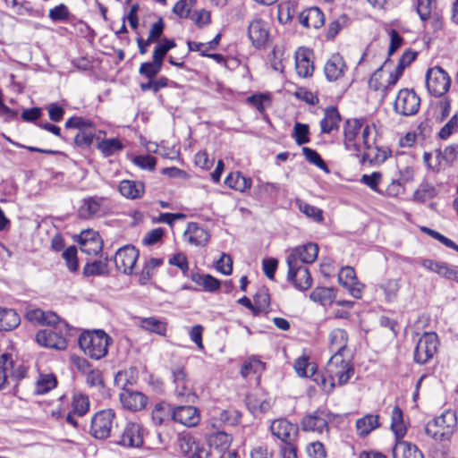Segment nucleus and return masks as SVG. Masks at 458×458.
Segmentation results:
<instances>
[{"instance_id": "20e7f679", "label": "nucleus", "mask_w": 458, "mask_h": 458, "mask_svg": "<svg viewBox=\"0 0 458 458\" xmlns=\"http://www.w3.org/2000/svg\"><path fill=\"white\" fill-rule=\"evenodd\" d=\"M127 373L119 371L115 376V382L119 384L123 379L126 383L123 385V391L120 393L119 398L123 407L131 411H139L143 410L148 403V397L141 392L132 391L126 388L128 380Z\"/></svg>"}, {"instance_id": "423d86ee", "label": "nucleus", "mask_w": 458, "mask_h": 458, "mask_svg": "<svg viewBox=\"0 0 458 458\" xmlns=\"http://www.w3.org/2000/svg\"><path fill=\"white\" fill-rule=\"evenodd\" d=\"M325 369L327 376L335 381L337 379L339 386L346 384L354 373L352 365L338 354L332 355Z\"/></svg>"}, {"instance_id": "864d4df0", "label": "nucleus", "mask_w": 458, "mask_h": 458, "mask_svg": "<svg viewBox=\"0 0 458 458\" xmlns=\"http://www.w3.org/2000/svg\"><path fill=\"white\" fill-rule=\"evenodd\" d=\"M66 129H78L79 131L96 130L94 123L87 118L81 116H72L65 122Z\"/></svg>"}, {"instance_id": "c85d7f7f", "label": "nucleus", "mask_w": 458, "mask_h": 458, "mask_svg": "<svg viewBox=\"0 0 458 458\" xmlns=\"http://www.w3.org/2000/svg\"><path fill=\"white\" fill-rule=\"evenodd\" d=\"M390 155L387 148H380L375 143L364 148L362 161L369 162L371 165H379L384 163Z\"/></svg>"}, {"instance_id": "f3484780", "label": "nucleus", "mask_w": 458, "mask_h": 458, "mask_svg": "<svg viewBox=\"0 0 458 458\" xmlns=\"http://www.w3.org/2000/svg\"><path fill=\"white\" fill-rule=\"evenodd\" d=\"M270 431L273 436L280 439L284 444L294 442L299 433V428L286 419H277L272 421Z\"/></svg>"}, {"instance_id": "3c124183", "label": "nucleus", "mask_w": 458, "mask_h": 458, "mask_svg": "<svg viewBox=\"0 0 458 458\" xmlns=\"http://www.w3.org/2000/svg\"><path fill=\"white\" fill-rule=\"evenodd\" d=\"M106 273H108L107 263L102 260L88 262L82 270V274L86 277L101 276Z\"/></svg>"}, {"instance_id": "69168bd1", "label": "nucleus", "mask_w": 458, "mask_h": 458, "mask_svg": "<svg viewBox=\"0 0 458 458\" xmlns=\"http://www.w3.org/2000/svg\"><path fill=\"white\" fill-rule=\"evenodd\" d=\"M62 257L66 262L69 271L74 273L79 269V263L77 259V248L75 246L68 247L62 254Z\"/></svg>"}, {"instance_id": "f704fd0d", "label": "nucleus", "mask_w": 458, "mask_h": 458, "mask_svg": "<svg viewBox=\"0 0 458 458\" xmlns=\"http://www.w3.org/2000/svg\"><path fill=\"white\" fill-rule=\"evenodd\" d=\"M380 426L379 416L368 414L356 420V430L360 437H366Z\"/></svg>"}, {"instance_id": "473e14b6", "label": "nucleus", "mask_w": 458, "mask_h": 458, "mask_svg": "<svg viewBox=\"0 0 458 458\" xmlns=\"http://www.w3.org/2000/svg\"><path fill=\"white\" fill-rule=\"evenodd\" d=\"M232 440V436L225 431L214 432L208 437V441L209 447L208 449L214 448L218 454L225 453L231 445Z\"/></svg>"}, {"instance_id": "7c9ffc66", "label": "nucleus", "mask_w": 458, "mask_h": 458, "mask_svg": "<svg viewBox=\"0 0 458 458\" xmlns=\"http://www.w3.org/2000/svg\"><path fill=\"white\" fill-rule=\"evenodd\" d=\"M394 458H424L419 448L409 442L397 440L393 448Z\"/></svg>"}, {"instance_id": "9d476101", "label": "nucleus", "mask_w": 458, "mask_h": 458, "mask_svg": "<svg viewBox=\"0 0 458 458\" xmlns=\"http://www.w3.org/2000/svg\"><path fill=\"white\" fill-rule=\"evenodd\" d=\"M180 452L188 458H212L213 453L198 443L190 434H180L177 438Z\"/></svg>"}, {"instance_id": "72a5a7b5", "label": "nucleus", "mask_w": 458, "mask_h": 458, "mask_svg": "<svg viewBox=\"0 0 458 458\" xmlns=\"http://www.w3.org/2000/svg\"><path fill=\"white\" fill-rule=\"evenodd\" d=\"M20 316L14 310L0 307V331L13 330L20 325Z\"/></svg>"}, {"instance_id": "f257e3e1", "label": "nucleus", "mask_w": 458, "mask_h": 458, "mask_svg": "<svg viewBox=\"0 0 458 458\" xmlns=\"http://www.w3.org/2000/svg\"><path fill=\"white\" fill-rule=\"evenodd\" d=\"M112 338L104 330L87 331L81 335L79 345L91 359L100 360L108 352Z\"/></svg>"}, {"instance_id": "4468645a", "label": "nucleus", "mask_w": 458, "mask_h": 458, "mask_svg": "<svg viewBox=\"0 0 458 458\" xmlns=\"http://www.w3.org/2000/svg\"><path fill=\"white\" fill-rule=\"evenodd\" d=\"M328 420L329 412L326 409H318L302 418L301 428L304 431L322 434L328 430Z\"/></svg>"}, {"instance_id": "ea45409f", "label": "nucleus", "mask_w": 458, "mask_h": 458, "mask_svg": "<svg viewBox=\"0 0 458 458\" xmlns=\"http://www.w3.org/2000/svg\"><path fill=\"white\" fill-rule=\"evenodd\" d=\"M71 405L73 413L82 417L89 411L90 402L87 394L76 392L72 394Z\"/></svg>"}, {"instance_id": "a18cd8bd", "label": "nucleus", "mask_w": 458, "mask_h": 458, "mask_svg": "<svg viewBox=\"0 0 458 458\" xmlns=\"http://www.w3.org/2000/svg\"><path fill=\"white\" fill-rule=\"evenodd\" d=\"M163 263L164 259L159 258H151L146 261L140 275V283L141 284H146L154 276L156 269L162 266Z\"/></svg>"}, {"instance_id": "e2e57ef3", "label": "nucleus", "mask_w": 458, "mask_h": 458, "mask_svg": "<svg viewBox=\"0 0 458 458\" xmlns=\"http://www.w3.org/2000/svg\"><path fill=\"white\" fill-rule=\"evenodd\" d=\"M301 150L308 162L318 166L323 171H329L327 164L324 162L320 155L316 150L308 147H303Z\"/></svg>"}, {"instance_id": "2eb2a0df", "label": "nucleus", "mask_w": 458, "mask_h": 458, "mask_svg": "<svg viewBox=\"0 0 458 458\" xmlns=\"http://www.w3.org/2000/svg\"><path fill=\"white\" fill-rule=\"evenodd\" d=\"M362 119H349L344 123V147L349 151L361 152V145L359 142L360 132L362 129Z\"/></svg>"}, {"instance_id": "5fc2aeb1", "label": "nucleus", "mask_w": 458, "mask_h": 458, "mask_svg": "<svg viewBox=\"0 0 458 458\" xmlns=\"http://www.w3.org/2000/svg\"><path fill=\"white\" fill-rule=\"evenodd\" d=\"M376 132V126L374 124H369L363 121L362 129L359 136V140H361L363 149L375 143Z\"/></svg>"}, {"instance_id": "1a4fd4ad", "label": "nucleus", "mask_w": 458, "mask_h": 458, "mask_svg": "<svg viewBox=\"0 0 458 458\" xmlns=\"http://www.w3.org/2000/svg\"><path fill=\"white\" fill-rule=\"evenodd\" d=\"M438 345L437 335L434 332H426L419 339L414 351V360L424 364L436 353Z\"/></svg>"}, {"instance_id": "4c0bfd02", "label": "nucleus", "mask_w": 458, "mask_h": 458, "mask_svg": "<svg viewBox=\"0 0 458 458\" xmlns=\"http://www.w3.org/2000/svg\"><path fill=\"white\" fill-rule=\"evenodd\" d=\"M104 199L98 197H91L85 199L83 204L80 208L79 213L82 218H89L101 210Z\"/></svg>"}, {"instance_id": "5701e85b", "label": "nucleus", "mask_w": 458, "mask_h": 458, "mask_svg": "<svg viewBox=\"0 0 458 458\" xmlns=\"http://www.w3.org/2000/svg\"><path fill=\"white\" fill-rule=\"evenodd\" d=\"M173 420L186 427H195L200 421V413L194 406H178L174 408Z\"/></svg>"}, {"instance_id": "774afa93", "label": "nucleus", "mask_w": 458, "mask_h": 458, "mask_svg": "<svg viewBox=\"0 0 458 458\" xmlns=\"http://www.w3.org/2000/svg\"><path fill=\"white\" fill-rule=\"evenodd\" d=\"M162 66V64L152 60V62L142 63L139 72L148 79H154L160 72Z\"/></svg>"}, {"instance_id": "39448f33", "label": "nucleus", "mask_w": 458, "mask_h": 458, "mask_svg": "<svg viewBox=\"0 0 458 458\" xmlns=\"http://www.w3.org/2000/svg\"><path fill=\"white\" fill-rule=\"evenodd\" d=\"M451 78L440 66L428 68L426 72V87L434 97L444 96L450 89Z\"/></svg>"}, {"instance_id": "a19ab883", "label": "nucleus", "mask_w": 458, "mask_h": 458, "mask_svg": "<svg viewBox=\"0 0 458 458\" xmlns=\"http://www.w3.org/2000/svg\"><path fill=\"white\" fill-rule=\"evenodd\" d=\"M391 429L397 440L406 434V427L403 423V411L398 406H394L391 414Z\"/></svg>"}, {"instance_id": "09e8293b", "label": "nucleus", "mask_w": 458, "mask_h": 458, "mask_svg": "<svg viewBox=\"0 0 458 458\" xmlns=\"http://www.w3.org/2000/svg\"><path fill=\"white\" fill-rule=\"evenodd\" d=\"M97 148L105 157H109L122 150L123 145L119 139L112 138L99 141Z\"/></svg>"}, {"instance_id": "338daca9", "label": "nucleus", "mask_w": 458, "mask_h": 458, "mask_svg": "<svg viewBox=\"0 0 458 458\" xmlns=\"http://www.w3.org/2000/svg\"><path fill=\"white\" fill-rule=\"evenodd\" d=\"M48 16L55 22L67 21L70 18V12L65 4H60L49 10Z\"/></svg>"}, {"instance_id": "0eeeda50", "label": "nucleus", "mask_w": 458, "mask_h": 458, "mask_svg": "<svg viewBox=\"0 0 458 458\" xmlns=\"http://www.w3.org/2000/svg\"><path fill=\"white\" fill-rule=\"evenodd\" d=\"M114 443L125 448L141 447L144 443L142 426L137 422L128 421Z\"/></svg>"}, {"instance_id": "13d9d810", "label": "nucleus", "mask_w": 458, "mask_h": 458, "mask_svg": "<svg viewBox=\"0 0 458 458\" xmlns=\"http://www.w3.org/2000/svg\"><path fill=\"white\" fill-rule=\"evenodd\" d=\"M197 0H179L173 8V13L182 19L190 18L191 11L195 6Z\"/></svg>"}, {"instance_id": "37998d69", "label": "nucleus", "mask_w": 458, "mask_h": 458, "mask_svg": "<svg viewBox=\"0 0 458 458\" xmlns=\"http://www.w3.org/2000/svg\"><path fill=\"white\" fill-rule=\"evenodd\" d=\"M140 327L151 333L165 335L166 333V322L154 317L144 318L140 320Z\"/></svg>"}, {"instance_id": "cd10ccee", "label": "nucleus", "mask_w": 458, "mask_h": 458, "mask_svg": "<svg viewBox=\"0 0 458 458\" xmlns=\"http://www.w3.org/2000/svg\"><path fill=\"white\" fill-rule=\"evenodd\" d=\"M341 115L335 106L326 108L323 119L320 121L322 133L329 134L335 130L339 129Z\"/></svg>"}, {"instance_id": "49530a36", "label": "nucleus", "mask_w": 458, "mask_h": 458, "mask_svg": "<svg viewBox=\"0 0 458 458\" xmlns=\"http://www.w3.org/2000/svg\"><path fill=\"white\" fill-rule=\"evenodd\" d=\"M294 369L298 376L302 377L316 376V368L313 364L310 363L309 357L306 355H302L295 360Z\"/></svg>"}, {"instance_id": "6e6d98bb", "label": "nucleus", "mask_w": 458, "mask_h": 458, "mask_svg": "<svg viewBox=\"0 0 458 458\" xmlns=\"http://www.w3.org/2000/svg\"><path fill=\"white\" fill-rule=\"evenodd\" d=\"M96 135V130L81 131L74 136V145L80 148H88L93 142Z\"/></svg>"}, {"instance_id": "9b49d317", "label": "nucleus", "mask_w": 458, "mask_h": 458, "mask_svg": "<svg viewBox=\"0 0 458 458\" xmlns=\"http://www.w3.org/2000/svg\"><path fill=\"white\" fill-rule=\"evenodd\" d=\"M318 254V246L314 242H307L303 245L297 246L291 250L286 258L287 266H292L294 263L298 264H311L315 262Z\"/></svg>"}, {"instance_id": "a878e982", "label": "nucleus", "mask_w": 458, "mask_h": 458, "mask_svg": "<svg viewBox=\"0 0 458 458\" xmlns=\"http://www.w3.org/2000/svg\"><path fill=\"white\" fill-rule=\"evenodd\" d=\"M329 349L334 354L344 356L348 344V334L344 329L335 328L328 335Z\"/></svg>"}, {"instance_id": "680f3d73", "label": "nucleus", "mask_w": 458, "mask_h": 458, "mask_svg": "<svg viewBox=\"0 0 458 458\" xmlns=\"http://www.w3.org/2000/svg\"><path fill=\"white\" fill-rule=\"evenodd\" d=\"M310 128L308 124L296 123L293 128V137L297 145L301 146L310 142Z\"/></svg>"}, {"instance_id": "c756f323", "label": "nucleus", "mask_w": 458, "mask_h": 458, "mask_svg": "<svg viewBox=\"0 0 458 458\" xmlns=\"http://www.w3.org/2000/svg\"><path fill=\"white\" fill-rule=\"evenodd\" d=\"M174 408L167 403L161 402L155 405L151 412L152 421L157 426L165 425L173 420Z\"/></svg>"}, {"instance_id": "de8ad7c7", "label": "nucleus", "mask_w": 458, "mask_h": 458, "mask_svg": "<svg viewBox=\"0 0 458 458\" xmlns=\"http://www.w3.org/2000/svg\"><path fill=\"white\" fill-rule=\"evenodd\" d=\"M13 369V355L4 353L0 355V391L8 384L9 372Z\"/></svg>"}, {"instance_id": "aec40b11", "label": "nucleus", "mask_w": 458, "mask_h": 458, "mask_svg": "<svg viewBox=\"0 0 458 458\" xmlns=\"http://www.w3.org/2000/svg\"><path fill=\"white\" fill-rule=\"evenodd\" d=\"M36 341L44 347L55 350H65L67 348V341L65 337L56 332L55 328H47L39 330L36 335Z\"/></svg>"}, {"instance_id": "052dcab7", "label": "nucleus", "mask_w": 458, "mask_h": 458, "mask_svg": "<svg viewBox=\"0 0 458 458\" xmlns=\"http://www.w3.org/2000/svg\"><path fill=\"white\" fill-rule=\"evenodd\" d=\"M218 420L224 424L229 426H235L239 424L242 413L234 409L230 410H221L218 411Z\"/></svg>"}, {"instance_id": "a211bd4d", "label": "nucleus", "mask_w": 458, "mask_h": 458, "mask_svg": "<svg viewBox=\"0 0 458 458\" xmlns=\"http://www.w3.org/2000/svg\"><path fill=\"white\" fill-rule=\"evenodd\" d=\"M77 242L81 250L88 255H98L103 249L102 239L94 230L82 231L77 236Z\"/></svg>"}, {"instance_id": "f8f14e48", "label": "nucleus", "mask_w": 458, "mask_h": 458, "mask_svg": "<svg viewBox=\"0 0 458 458\" xmlns=\"http://www.w3.org/2000/svg\"><path fill=\"white\" fill-rule=\"evenodd\" d=\"M173 381L174 384V394L177 397L185 398L187 402H191L196 397L191 380L188 377L183 367H174L172 369Z\"/></svg>"}, {"instance_id": "393cba45", "label": "nucleus", "mask_w": 458, "mask_h": 458, "mask_svg": "<svg viewBox=\"0 0 458 458\" xmlns=\"http://www.w3.org/2000/svg\"><path fill=\"white\" fill-rule=\"evenodd\" d=\"M118 191L128 199H139L145 193V184L140 181L123 180L119 182Z\"/></svg>"}, {"instance_id": "4be33fe9", "label": "nucleus", "mask_w": 458, "mask_h": 458, "mask_svg": "<svg viewBox=\"0 0 458 458\" xmlns=\"http://www.w3.org/2000/svg\"><path fill=\"white\" fill-rule=\"evenodd\" d=\"M346 70V64L343 56L339 54L332 55L324 66L325 76L330 82L337 81L342 79Z\"/></svg>"}, {"instance_id": "603ef678", "label": "nucleus", "mask_w": 458, "mask_h": 458, "mask_svg": "<svg viewBox=\"0 0 458 458\" xmlns=\"http://www.w3.org/2000/svg\"><path fill=\"white\" fill-rule=\"evenodd\" d=\"M296 204L299 210L308 217L311 218L314 222L321 223L324 220L323 211L320 208L300 199H297Z\"/></svg>"}, {"instance_id": "0e129e2a", "label": "nucleus", "mask_w": 458, "mask_h": 458, "mask_svg": "<svg viewBox=\"0 0 458 458\" xmlns=\"http://www.w3.org/2000/svg\"><path fill=\"white\" fill-rule=\"evenodd\" d=\"M190 18L194 22V24L199 29L205 28L211 23L210 12L206 9H199L194 11L190 16Z\"/></svg>"}, {"instance_id": "dca6fc26", "label": "nucleus", "mask_w": 458, "mask_h": 458, "mask_svg": "<svg viewBox=\"0 0 458 458\" xmlns=\"http://www.w3.org/2000/svg\"><path fill=\"white\" fill-rule=\"evenodd\" d=\"M248 38L258 49L265 47L269 38V28L261 18L253 19L248 26Z\"/></svg>"}, {"instance_id": "c9c22d12", "label": "nucleus", "mask_w": 458, "mask_h": 458, "mask_svg": "<svg viewBox=\"0 0 458 458\" xmlns=\"http://www.w3.org/2000/svg\"><path fill=\"white\" fill-rule=\"evenodd\" d=\"M225 183L231 189L244 192L250 189L252 181L250 178L242 175V173L234 172L227 175Z\"/></svg>"}, {"instance_id": "c03bdc74", "label": "nucleus", "mask_w": 458, "mask_h": 458, "mask_svg": "<svg viewBox=\"0 0 458 458\" xmlns=\"http://www.w3.org/2000/svg\"><path fill=\"white\" fill-rule=\"evenodd\" d=\"M437 193L438 191L434 185L428 183V182H423L414 191L413 200L423 203L435 198Z\"/></svg>"}, {"instance_id": "f03ea898", "label": "nucleus", "mask_w": 458, "mask_h": 458, "mask_svg": "<svg viewBox=\"0 0 458 458\" xmlns=\"http://www.w3.org/2000/svg\"><path fill=\"white\" fill-rule=\"evenodd\" d=\"M456 428V413L454 411L447 410L440 416L428 421L425 427V432L437 441H444L448 440L453 436Z\"/></svg>"}, {"instance_id": "8fccbe9b", "label": "nucleus", "mask_w": 458, "mask_h": 458, "mask_svg": "<svg viewBox=\"0 0 458 458\" xmlns=\"http://www.w3.org/2000/svg\"><path fill=\"white\" fill-rule=\"evenodd\" d=\"M57 381L52 374L42 375L36 383L34 393L36 394H44L56 386Z\"/></svg>"}, {"instance_id": "e433bc0d", "label": "nucleus", "mask_w": 458, "mask_h": 458, "mask_svg": "<svg viewBox=\"0 0 458 458\" xmlns=\"http://www.w3.org/2000/svg\"><path fill=\"white\" fill-rule=\"evenodd\" d=\"M191 279L197 284L202 286L205 291L209 293H214L219 290L221 284L218 279L208 274L192 273L191 275Z\"/></svg>"}, {"instance_id": "412c9836", "label": "nucleus", "mask_w": 458, "mask_h": 458, "mask_svg": "<svg viewBox=\"0 0 458 458\" xmlns=\"http://www.w3.org/2000/svg\"><path fill=\"white\" fill-rule=\"evenodd\" d=\"M338 282L348 290L349 293L353 298H361L364 285L358 281L356 273L352 267H342L338 275Z\"/></svg>"}, {"instance_id": "58836bf2", "label": "nucleus", "mask_w": 458, "mask_h": 458, "mask_svg": "<svg viewBox=\"0 0 458 458\" xmlns=\"http://www.w3.org/2000/svg\"><path fill=\"white\" fill-rule=\"evenodd\" d=\"M335 297V289L331 287H317L310 294L311 301L323 306L330 305Z\"/></svg>"}, {"instance_id": "bb28decb", "label": "nucleus", "mask_w": 458, "mask_h": 458, "mask_svg": "<svg viewBox=\"0 0 458 458\" xmlns=\"http://www.w3.org/2000/svg\"><path fill=\"white\" fill-rule=\"evenodd\" d=\"M184 235L195 246H204L209 240L208 233L196 223L188 224Z\"/></svg>"}, {"instance_id": "2f4dec72", "label": "nucleus", "mask_w": 458, "mask_h": 458, "mask_svg": "<svg viewBox=\"0 0 458 458\" xmlns=\"http://www.w3.org/2000/svg\"><path fill=\"white\" fill-rule=\"evenodd\" d=\"M421 265L427 270L435 272L440 276L448 280H452L453 274L455 268V266L449 265L445 262L436 261L433 259H423Z\"/></svg>"}, {"instance_id": "ddd939ff", "label": "nucleus", "mask_w": 458, "mask_h": 458, "mask_svg": "<svg viewBox=\"0 0 458 458\" xmlns=\"http://www.w3.org/2000/svg\"><path fill=\"white\" fill-rule=\"evenodd\" d=\"M139 258V250L132 245H125L120 248L114 258L117 270L131 275Z\"/></svg>"}, {"instance_id": "79ce46f5", "label": "nucleus", "mask_w": 458, "mask_h": 458, "mask_svg": "<svg viewBox=\"0 0 458 458\" xmlns=\"http://www.w3.org/2000/svg\"><path fill=\"white\" fill-rule=\"evenodd\" d=\"M28 318L31 321L48 326H55L59 322V317L55 313L41 310H31L28 313Z\"/></svg>"}, {"instance_id": "bf43d9fd", "label": "nucleus", "mask_w": 458, "mask_h": 458, "mask_svg": "<svg viewBox=\"0 0 458 458\" xmlns=\"http://www.w3.org/2000/svg\"><path fill=\"white\" fill-rule=\"evenodd\" d=\"M265 369V364L259 359L252 357L246 360L241 369L243 377H248L250 373H259Z\"/></svg>"}, {"instance_id": "7ed1b4c3", "label": "nucleus", "mask_w": 458, "mask_h": 458, "mask_svg": "<svg viewBox=\"0 0 458 458\" xmlns=\"http://www.w3.org/2000/svg\"><path fill=\"white\" fill-rule=\"evenodd\" d=\"M115 411L105 409L96 412L90 420L89 435L98 440L111 437L113 428L117 426Z\"/></svg>"}, {"instance_id": "b1692460", "label": "nucleus", "mask_w": 458, "mask_h": 458, "mask_svg": "<svg viewBox=\"0 0 458 458\" xmlns=\"http://www.w3.org/2000/svg\"><path fill=\"white\" fill-rule=\"evenodd\" d=\"M312 55V52L305 47H300L295 52V69L300 77L308 78L313 74Z\"/></svg>"}, {"instance_id": "6e6552de", "label": "nucleus", "mask_w": 458, "mask_h": 458, "mask_svg": "<svg viewBox=\"0 0 458 458\" xmlns=\"http://www.w3.org/2000/svg\"><path fill=\"white\" fill-rule=\"evenodd\" d=\"M420 98L412 89H401L394 100V110L403 116L415 114L420 108Z\"/></svg>"}, {"instance_id": "6ab92c4d", "label": "nucleus", "mask_w": 458, "mask_h": 458, "mask_svg": "<svg viewBox=\"0 0 458 458\" xmlns=\"http://www.w3.org/2000/svg\"><path fill=\"white\" fill-rule=\"evenodd\" d=\"M287 278L294 287L301 291L309 289L312 284V277L309 268L302 264L294 263L288 266Z\"/></svg>"}, {"instance_id": "4d7b16f0", "label": "nucleus", "mask_w": 458, "mask_h": 458, "mask_svg": "<svg viewBox=\"0 0 458 458\" xmlns=\"http://www.w3.org/2000/svg\"><path fill=\"white\" fill-rule=\"evenodd\" d=\"M400 286L399 279H389L380 285L387 302L395 301Z\"/></svg>"}]
</instances>
